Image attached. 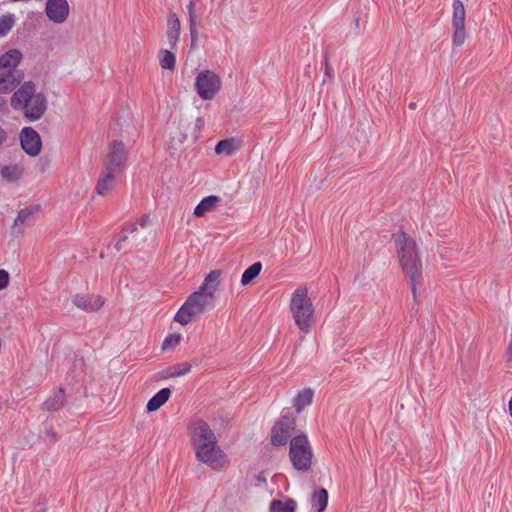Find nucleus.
<instances>
[{
  "label": "nucleus",
  "mask_w": 512,
  "mask_h": 512,
  "mask_svg": "<svg viewBox=\"0 0 512 512\" xmlns=\"http://www.w3.org/2000/svg\"><path fill=\"white\" fill-rule=\"evenodd\" d=\"M72 303L79 309L91 313L99 310L105 303V299L99 295H74Z\"/></svg>",
  "instance_id": "14"
},
{
  "label": "nucleus",
  "mask_w": 512,
  "mask_h": 512,
  "mask_svg": "<svg viewBox=\"0 0 512 512\" xmlns=\"http://www.w3.org/2000/svg\"><path fill=\"white\" fill-rule=\"evenodd\" d=\"M20 142L23 150L30 156H37L42 147L40 135L31 127L21 131Z\"/></svg>",
  "instance_id": "13"
},
{
  "label": "nucleus",
  "mask_w": 512,
  "mask_h": 512,
  "mask_svg": "<svg viewBox=\"0 0 512 512\" xmlns=\"http://www.w3.org/2000/svg\"><path fill=\"white\" fill-rule=\"evenodd\" d=\"M136 231H137L136 224H131V225H129V227L124 228V230L122 232L121 239L115 244V249L117 251H120L123 248L122 247V242L128 240L129 239V235L133 234Z\"/></svg>",
  "instance_id": "33"
},
{
  "label": "nucleus",
  "mask_w": 512,
  "mask_h": 512,
  "mask_svg": "<svg viewBox=\"0 0 512 512\" xmlns=\"http://www.w3.org/2000/svg\"><path fill=\"white\" fill-rule=\"evenodd\" d=\"M409 108H410V109H413V110H414V109H416V103H415V102H411V103L409 104Z\"/></svg>",
  "instance_id": "40"
},
{
  "label": "nucleus",
  "mask_w": 512,
  "mask_h": 512,
  "mask_svg": "<svg viewBox=\"0 0 512 512\" xmlns=\"http://www.w3.org/2000/svg\"><path fill=\"white\" fill-rule=\"evenodd\" d=\"M188 434L195 450L196 458L215 470L226 464L225 454L217 443V438L209 424L201 418H194L188 425Z\"/></svg>",
  "instance_id": "1"
},
{
  "label": "nucleus",
  "mask_w": 512,
  "mask_h": 512,
  "mask_svg": "<svg viewBox=\"0 0 512 512\" xmlns=\"http://www.w3.org/2000/svg\"><path fill=\"white\" fill-rule=\"evenodd\" d=\"M297 503L293 499H287L285 501L272 500L270 504V512H295Z\"/></svg>",
  "instance_id": "22"
},
{
  "label": "nucleus",
  "mask_w": 512,
  "mask_h": 512,
  "mask_svg": "<svg viewBox=\"0 0 512 512\" xmlns=\"http://www.w3.org/2000/svg\"><path fill=\"white\" fill-rule=\"evenodd\" d=\"M205 121L202 117H198L194 123L193 137L197 139L201 130L203 129Z\"/></svg>",
  "instance_id": "34"
},
{
  "label": "nucleus",
  "mask_w": 512,
  "mask_h": 512,
  "mask_svg": "<svg viewBox=\"0 0 512 512\" xmlns=\"http://www.w3.org/2000/svg\"><path fill=\"white\" fill-rule=\"evenodd\" d=\"M39 210V205H31L29 207L21 209L16 219L14 220L13 232L20 233L21 231L18 228L26 223H29L34 218V216L39 212Z\"/></svg>",
  "instance_id": "19"
},
{
  "label": "nucleus",
  "mask_w": 512,
  "mask_h": 512,
  "mask_svg": "<svg viewBox=\"0 0 512 512\" xmlns=\"http://www.w3.org/2000/svg\"><path fill=\"white\" fill-rule=\"evenodd\" d=\"M181 23L174 12H170L167 19V40L171 48H175L180 37Z\"/></svg>",
  "instance_id": "17"
},
{
  "label": "nucleus",
  "mask_w": 512,
  "mask_h": 512,
  "mask_svg": "<svg viewBox=\"0 0 512 512\" xmlns=\"http://www.w3.org/2000/svg\"><path fill=\"white\" fill-rule=\"evenodd\" d=\"M290 312L299 330L309 333L315 323L314 306L308 296V289L301 285L293 292L290 300Z\"/></svg>",
  "instance_id": "6"
},
{
  "label": "nucleus",
  "mask_w": 512,
  "mask_h": 512,
  "mask_svg": "<svg viewBox=\"0 0 512 512\" xmlns=\"http://www.w3.org/2000/svg\"><path fill=\"white\" fill-rule=\"evenodd\" d=\"M23 54L18 49H10L0 56V93L9 94L22 82L24 73L18 69Z\"/></svg>",
  "instance_id": "5"
},
{
  "label": "nucleus",
  "mask_w": 512,
  "mask_h": 512,
  "mask_svg": "<svg viewBox=\"0 0 512 512\" xmlns=\"http://www.w3.org/2000/svg\"><path fill=\"white\" fill-rule=\"evenodd\" d=\"M4 137L2 135H0V144L2 143Z\"/></svg>",
  "instance_id": "42"
},
{
  "label": "nucleus",
  "mask_w": 512,
  "mask_h": 512,
  "mask_svg": "<svg viewBox=\"0 0 512 512\" xmlns=\"http://www.w3.org/2000/svg\"><path fill=\"white\" fill-rule=\"evenodd\" d=\"M119 174L120 173L116 171L104 167L96 185L97 194L105 196L110 193L116 185Z\"/></svg>",
  "instance_id": "15"
},
{
  "label": "nucleus",
  "mask_w": 512,
  "mask_h": 512,
  "mask_svg": "<svg viewBox=\"0 0 512 512\" xmlns=\"http://www.w3.org/2000/svg\"><path fill=\"white\" fill-rule=\"evenodd\" d=\"M195 88L203 100H212L221 88V79L213 71L203 70L196 77Z\"/></svg>",
  "instance_id": "8"
},
{
  "label": "nucleus",
  "mask_w": 512,
  "mask_h": 512,
  "mask_svg": "<svg viewBox=\"0 0 512 512\" xmlns=\"http://www.w3.org/2000/svg\"><path fill=\"white\" fill-rule=\"evenodd\" d=\"M222 202L221 197L216 195H210L203 198L194 209V215L197 217H203L209 212L215 210Z\"/></svg>",
  "instance_id": "18"
},
{
  "label": "nucleus",
  "mask_w": 512,
  "mask_h": 512,
  "mask_svg": "<svg viewBox=\"0 0 512 512\" xmlns=\"http://www.w3.org/2000/svg\"><path fill=\"white\" fill-rule=\"evenodd\" d=\"M394 239L402 270L406 277L410 279L411 290L416 299L418 278L422 274V263L418 255L416 242L402 231L396 233Z\"/></svg>",
  "instance_id": "3"
},
{
  "label": "nucleus",
  "mask_w": 512,
  "mask_h": 512,
  "mask_svg": "<svg viewBox=\"0 0 512 512\" xmlns=\"http://www.w3.org/2000/svg\"><path fill=\"white\" fill-rule=\"evenodd\" d=\"M180 340V334H169L162 342L161 348L163 351L173 349L180 343Z\"/></svg>",
  "instance_id": "31"
},
{
  "label": "nucleus",
  "mask_w": 512,
  "mask_h": 512,
  "mask_svg": "<svg viewBox=\"0 0 512 512\" xmlns=\"http://www.w3.org/2000/svg\"><path fill=\"white\" fill-rule=\"evenodd\" d=\"M149 223V216H143L139 222L140 227L144 228Z\"/></svg>",
  "instance_id": "38"
},
{
  "label": "nucleus",
  "mask_w": 512,
  "mask_h": 512,
  "mask_svg": "<svg viewBox=\"0 0 512 512\" xmlns=\"http://www.w3.org/2000/svg\"><path fill=\"white\" fill-rule=\"evenodd\" d=\"M6 105V99L3 96H0V109Z\"/></svg>",
  "instance_id": "39"
},
{
  "label": "nucleus",
  "mask_w": 512,
  "mask_h": 512,
  "mask_svg": "<svg viewBox=\"0 0 512 512\" xmlns=\"http://www.w3.org/2000/svg\"><path fill=\"white\" fill-rule=\"evenodd\" d=\"M132 240H133L134 243L138 244L137 243V239L135 238V236H132Z\"/></svg>",
  "instance_id": "41"
},
{
  "label": "nucleus",
  "mask_w": 512,
  "mask_h": 512,
  "mask_svg": "<svg viewBox=\"0 0 512 512\" xmlns=\"http://www.w3.org/2000/svg\"><path fill=\"white\" fill-rule=\"evenodd\" d=\"M126 149L122 142L113 141L109 146V152L104 162V167L121 173L126 161Z\"/></svg>",
  "instance_id": "10"
},
{
  "label": "nucleus",
  "mask_w": 512,
  "mask_h": 512,
  "mask_svg": "<svg viewBox=\"0 0 512 512\" xmlns=\"http://www.w3.org/2000/svg\"><path fill=\"white\" fill-rule=\"evenodd\" d=\"M187 13L189 19V30L195 33V27H199L200 20L196 12V0H190L187 5Z\"/></svg>",
  "instance_id": "27"
},
{
  "label": "nucleus",
  "mask_w": 512,
  "mask_h": 512,
  "mask_svg": "<svg viewBox=\"0 0 512 512\" xmlns=\"http://www.w3.org/2000/svg\"><path fill=\"white\" fill-rule=\"evenodd\" d=\"M189 123L186 120H180L177 127L171 132L170 135V148L177 151L180 150L183 144L186 142L188 136L186 131L188 130Z\"/></svg>",
  "instance_id": "16"
},
{
  "label": "nucleus",
  "mask_w": 512,
  "mask_h": 512,
  "mask_svg": "<svg viewBox=\"0 0 512 512\" xmlns=\"http://www.w3.org/2000/svg\"><path fill=\"white\" fill-rule=\"evenodd\" d=\"M312 505L318 508V512H324L328 505V492L326 489L320 488L314 492Z\"/></svg>",
  "instance_id": "26"
},
{
  "label": "nucleus",
  "mask_w": 512,
  "mask_h": 512,
  "mask_svg": "<svg viewBox=\"0 0 512 512\" xmlns=\"http://www.w3.org/2000/svg\"><path fill=\"white\" fill-rule=\"evenodd\" d=\"M220 270H212L204 279L199 289L193 292L180 307L174 320L181 325L195 321L204 312L215 305V294L220 285Z\"/></svg>",
  "instance_id": "2"
},
{
  "label": "nucleus",
  "mask_w": 512,
  "mask_h": 512,
  "mask_svg": "<svg viewBox=\"0 0 512 512\" xmlns=\"http://www.w3.org/2000/svg\"><path fill=\"white\" fill-rule=\"evenodd\" d=\"M325 76L327 78H332V76H333V68L331 67V65L328 62H326V64H325Z\"/></svg>",
  "instance_id": "37"
},
{
  "label": "nucleus",
  "mask_w": 512,
  "mask_h": 512,
  "mask_svg": "<svg viewBox=\"0 0 512 512\" xmlns=\"http://www.w3.org/2000/svg\"><path fill=\"white\" fill-rule=\"evenodd\" d=\"M190 370H191L190 364L182 363V364H178V365L169 367L166 372V376L170 377V378L180 377V376H183V375L187 374L188 372H190Z\"/></svg>",
  "instance_id": "30"
},
{
  "label": "nucleus",
  "mask_w": 512,
  "mask_h": 512,
  "mask_svg": "<svg viewBox=\"0 0 512 512\" xmlns=\"http://www.w3.org/2000/svg\"><path fill=\"white\" fill-rule=\"evenodd\" d=\"M465 18L466 12L463 3L460 0L453 1V17L452 28L453 35L452 41L454 46H461L466 39L465 31Z\"/></svg>",
  "instance_id": "9"
},
{
  "label": "nucleus",
  "mask_w": 512,
  "mask_h": 512,
  "mask_svg": "<svg viewBox=\"0 0 512 512\" xmlns=\"http://www.w3.org/2000/svg\"><path fill=\"white\" fill-rule=\"evenodd\" d=\"M313 400V391L309 388L302 390L297 394L294 399V406L296 407L297 412H300L305 407L310 405Z\"/></svg>",
  "instance_id": "23"
},
{
  "label": "nucleus",
  "mask_w": 512,
  "mask_h": 512,
  "mask_svg": "<svg viewBox=\"0 0 512 512\" xmlns=\"http://www.w3.org/2000/svg\"><path fill=\"white\" fill-rule=\"evenodd\" d=\"M198 34H199V27H195V34L194 32H190L191 35V48L197 47V40H198Z\"/></svg>",
  "instance_id": "36"
},
{
  "label": "nucleus",
  "mask_w": 512,
  "mask_h": 512,
  "mask_svg": "<svg viewBox=\"0 0 512 512\" xmlns=\"http://www.w3.org/2000/svg\"><path fill=\"white\" fill-rule=\"evenodd\" d=\"M176 58L175 55L168 50L160 51V66L163 69L172 70L175 67Z\"/></svg>",
  "instance_id": "29"
},
{
  "label": "nucleus",
  "mask_w": 512,
  "mask_h": 512,
  "mask_svg": "<svg viewBox=\"0 0 512 512\" xmlns=\"http://www.w3.org/2000/svg\"><path fill=\"white\" fill-rule=\"evenodd\" d=\"M23 174V169L19 165L3 166L0 169V175L4 180L15 181L18 180Z\"/></svg>",
  "instance_id": "24"
},
{
  "label": "nucleus",
  "mask_w": 512,
  "mask_h": 512,
  "mask_svg": "<svg viewBox=\"0 0 512 512\" xmlns=\"http://www.w3.org/2000/svg\"><path fill=\"white\" fill-rule=\"evenodd\" d=\"M11 106L23 112L29 121L39 120L47 109V99L41 92H36L32 81H25L12 95Z\"/></svg>",
  "instance_id": "4"
},
{
  "label": "nucleus",
  "mask_w": 512,
  "mask_h": 512,
  "mask_svg": "<svg viewBox=\"0 0 512 512\" xmlns=\"http://www.w3.org/2000/svg\"><path fill=\"white\" fill-rule=\"evenodd\" d=\"M70 12V6L67 0H47L45 5V13L47 18L55 23H64Z\"/></svg>",
  "instance_id": "12"
},
{
  "label": "nucleus",
  "mask_w": 512,
  "mask_h": 512,
  "mask_svg": "<svg viewBox=\"0 0 512 512\" xmlns=\"http://www.w3.org/2000/svg\"><path fill=\"white\" fill-rule=\"evenodd\" d=\"M9 282V274L5 270L0 269V290L7 287Z\"/></svg>",
  "instance_id": "35"
},
{
  "label": "nucleus",
  "mask_w": 512,
  "mask_h": 512,
  "mask_svg": "<svg viewBox=\"0 0 512 512\" xmlns=\"http://www.w3.org/2000/svg\"><path fill=\"white\" fill-rule=\"evenodd\" d=\"M171 395V390L169 388H163L159 392H157L147 403V411L154 412L158 410L162 405H164Z\"/></svg>",
  "instance_id": "20"
},
{
  "label": "nucleus",
  "mask_w": 512,
  "mask_h": 512,
  "mask_svg": "<svg viewBox=\"0 0 512 512\" xmlns=\"http://www.w3.org/2000/svg\"><path fill=\"white\" fill-rule=\"evenodd\" d=\"M262 270V264L260 262H256L249 266L241 277V284L243 286L249 285L256 277L259 276Z\"/></svg>",
  "instance_id": "25"
},
{
  "label": "nucleus",
  "mask_w": 512,
  "mask_h": 512,
  "mask_svg": "<svg viewBox=\"0 0 512 512\" xmlns=\"http://www.w3.org/2000/svg\"><path fill=\"white\" fill-rule=\"evenodd\" d=\"M65 403V395L62 389L52 393L44 402V409L48 411H56L63 407Z\"/></svg>",
  "instance_id": "21"
},
{
  "label": "nucleus",
  "mask_w": 512,
  "mask_h": 512,
  "mask_svg": "<svg viewBox=\"0 0 512 512\" xmlns=\"http://www.w3.org/2000/svg\"><path fill=\"white\" fill-rule=\"evenodd\" d=\"M13 16H2L0 18V37L5 36L13 27Z\"/></svg>",
  "instance_id": "32"
},
{
  "label": "nucleus",
  "mask_w": 512,
  "mask_h": 512,
  "mask_svg": "<svg viewBox=\"0 0 512 512\" xmlns=\"http://www.w3.org/2000/svg\"><path fill=\"white\" fill-rule=\"evenodd\" d=\"M295 427V419L291 416H283L272 428L271 441L273 445H284Z\"/></svg>",
  "instance_id": "11"
},
{
  "label": "nucleus",
  "mask_w": 512,
  "mask_h": 512,
  "mask_svg": "<svg viewBox=\"0 0 512 512\" xmlns=\"http://www.w3.org/2000/svg\"><path fill=\"white\" fill-rule=\"evenodd\" d=\"M236 150L233 139H225L221 140L217 143L215 147V152L217 154H225L227 156H231Z\"/></svg>",
  "instance_id": "28"
},
{
  "label": "nucleus",
  "mask_w": 512,
  "mask_h": 512,
  "mask_svg": "<svg viewBox=\"0 0 512 512\" xmlns=\"http://www.w3.org/2000/svg\"><path fill=\"white\" fill-rule=\"evenodd\" d=\"M289 457L296 470L308 471L311 468L313 452L305 434H300L291 439Z\"/></svg>",
  "instance_id": "7"
}]
</instances>
